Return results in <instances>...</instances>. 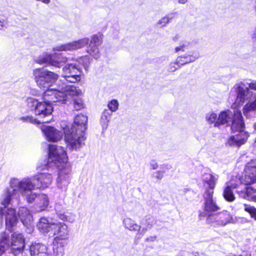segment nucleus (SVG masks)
Returning a JSON list of instances; mask_svg holds the SVG:
<instances>
[{"label": "nucleus", "instance_id": "22", "mask_svg": "<svg viewBox=\"0 0 256 256\" xmlns=\"http://www.w3.org/2000/svg\"><path fill=\"white\" fill-rule=\"evenodd\" d=\"M198 58V56L194 54V52H190L188 54L178 56L176 58V62L178 65L182 66L194 62Z\"/></svg>", "mask_w": 256, "mask_h": 256}, {"label": "nucleus", "instance_id": "44", "mask_svg": "<svg viewBox=\"0 0 256 256\" xmlns=\"http://www.w3.org/2000/svg\"><path fill=\"white\" fill-rule=\"evenodd\" d=\"M59 218L60 219H61L62 220H67V217L64 214H60Z\"/></svg>", "mask_w": 256, "mask_h": 256}, {"label": "nucleus", "instance_id": "23", "mask_svg": "<svg viewBox=\"0 0 256 256\" xmlns=\"http://www.w3.org/2000/svg\"><path fill=\"white\" fill-rule=\"evenodd\" d=\"M37 198V202L36 206V210L40 212L44 210L49 204L48 196L44 194H39Z\"/></svg>", "mask_w": 256, "mask_h": 256}, {"label": "nucleus", "instance_id": "34", "mask_svg": "<svg viewBox=\"0 0 256 256\" xmlns=\"http://www.w3.org/2000/svg\"><path fill=\"white\" fill-rule=\"evenodd\" d=\"M78 64H82L86 70H87L90 63V59L88 56H84L80 58L78 60H76Z\"/></svg>", "mask_w": 256, "mask_h": 256}, {"label": "nucleus", "instance_id": "3", "mask_svg": "<svg viewBox=\"0 0 256 256\" xmlns=\"http://www.w3.org/2000/svg\"><path fill=\"white\" fill-rule=\"evenodd\" d=\"M38 230L50 236H56L53 241V250L56 254L62 255L66 240L70 236L68 226L64 222L50 221L48 218H41L37 224Z\"/></svg>", "mask_w": 256, "mask_h": 256}, {"label": "nucleus", "instance_id": "12", "mask_svg": "<svg viewBox=\"0 0 256 256\" xmlns=\"http://www.w3.org/2000/svg\"><path fill=\"white\" fill-rule=\"evenodd\" d=\"M208 221L214 226H224L229 223H234L236 220L228 212H223L218 214L210 216Z\"/></svg>", "mask_w": 256, "mask_h": 256}, {"label": "nucleus", "instance_id": "25", "mask_svg": "<svg viewBox=\"0 0 256 256\" xmlns=\"http://www.w3.org/2000/svg\"><path fill=\"white\" fill-rule=\"evenodd\" d=\"M256 192V190L252 186L246 188L244 192H238L240 196L244 198L256 202V195H254Z\"/></svg>", "mask_w": 256, "mask_h": 256}, {"label": "nucleus", "instance_id": "4", "mask_svg": "<svg viewBox=\"0 0 256 256\" xmlns=\"http://www.w3.org/2000/svg\"><path fill=\"white\" fill-rule=\"evenodd\" d=\"M218 127L224 124L232 122L231 129L233 132L238 134L230 136L227 141L230 146H240L244 144L248 138V134L244 131V124L240 110H234L232 112L230 110L222 111L218 115Z\"/></svg>", "mask_w": 256, "mask_h": 256}, {"label": "nucleus", "instance_id": "38", "mask_svg": "<svg viewBox=\"0 0 256 256\" xmlns=\"http://www.w3.org/2000/svg\"><path fill=\"white\" fill-rule=\"evenodd\" d=\"M180 66L181 65H178L176 62H171L168 66V70L170 72H174L180 68Z\"/></svg>", "mask_w": 256, "mask_h": 256}, {"label": "nucleus", "instance_id": "19", "mask_svg": "<svg viewBox=\"0 0 256 256\" xmlns=\"http://www.w3.org/2000/svg\"><path fill=\"white\" fill-rule=\"evenodd\" d=\"M218 178V176L217 175L210 173H205L202 175V180L204 186L206 189L205 192L212 191V193H214V189Z\"/></svg>", "mask_w": 256, "mask_h": 256}, {"label": "nucleus", "instance_id": "53", "mask_svg": "<svg viewBox=\"0 0 256 256\" xmlns=\"http://www.w3.org/2000/svg\"><path fill=\"white\" fill-rule=\"evenodd\" d=\"M235 106V104H234L233 106H232V107H234Z\"/></svg>", "mask_w": 256, "mask_h": 256}, {"label": "nucleus", "instance_id": "33", "mask_svg": "<svg viewBox=\"0 0 256 256\" xmlns=\"http://www.w3.org/2000/svg\"><path fill=\"white\" fill-rule=\"evenodd\" d=\"M20 120L24 122H30L33 124H40V122L32 116H26L20 118Z\"/></svg>", "mask_w": 256, "mask_h": 256}, {"label": "nucleus", "instance_id": "41", "mask_svg": "<svg viewBox=\"0 0 256 256\" xmlns=\"http://www.w3.org/2000/svg\"><path fill=\"white\" fill-rule=\"evenodd\" d=\"M156 236H150L146 238L145 241L147 242H154V240H156Z\"/></svg>", "mask_w": 256, "mask_h": 256}, {"label": "nucleus", "instance_id": "24", "mask_svg": "<svg viewBox=\"0 0 256 256\" xmlns=\"http://www.w3.org/2000/svg\"><path fill=\"white\" fill-rule=\"evenodd\" d=\"M36 62L40 64L57 65L58 62H52V54H44L36 60Z\"/></svg>", "mask_w": 256, "mask_h": 256}, {"label": "nucleus", "instance_id": "36", "mask_svg": "<svg viewBox=\"0 0 256 256\" xmlns=\"http://www.w3.org/2000/svg\"><path fill=\"white\" fill-rule=\"evenodd\" d=\"M245 86H246L250 92L256 93V80H252L250 82H247L246 84L243 83Z\"/></svg>", "mask_w": 256, "mask_h": 256}, {"label": "nucleus", "instance_id": "15", "mask_svg": "<svg viewBox=\"0 0 256 256\" xmlns=\"http://www.w3.org/2000/svg\"><path fill=\"white\" fill-rule=\"evenodd\" d=\"M11 252L14 255L21 254L24 247V240L20 234L14 232L11 238Z\"/></svg>", "mask_w": 256, "mask_h": 256}, {"label": "nucleus", "instance_id": "54", "mask_svg": "<svg viewBox=\"0 0 256 256\" xmlns=\"http://www.w3.org/2000/svg\"><path fill=\"white\" fill-rule=\"evenodd\" d=\"M190 256H194V255L192 254V255H190Z\"/></svg>", "mask_w": 256, "mask_h": 256}, {"label": "nucleus", "instance_id": "20", "mask_svg": "<svg viewBox=\"0 0 256 256\" xmlns=\"http://www.w3.org/2000/svg\"><path fill=\"white\" fill-rule=\"evenodd\" d=\"M212 191L210 192H204V210L206 212H214L218 210V208L212 198Z\"/></svg>", "mask_w": 256, "mask_h": 256}, {"label": "nucleus", "instance_id": "2", "mask_svg": "<svg viewBox=\"0 0 256 256\" xmlns=\"http://www.w3.org/2000/svg\"><path fill=\"white\" fill-rule=\"evenodd\" d=\"M32 76L37 86L44 91L42 95L44 101L38 102L36 99L30 97L26 99L27 105L28 108L34 110L36 115L40 118L50 116L53 110L52 103L55 102L47 100L45 94L48 90H57L50 88L58 80V75L43 68H37L33 70Z\"/></svg>", "mask_w": 256, "mask_h": 256}, {"label": "nucleus", "instance_id": "39", "mask_svg": "<svg viewBox=\"0 0 256 256\" xmlns=\"http://www.w3.org/2000/svg\"><path fill=\"white\" fill-rule=\"evenodd\" d=\"M155 177L158 180H161L164 175V172L162 170H158L156 172Z\"/></svg>", "mask_w": 256, "mask_h": 256}, {"label": "nucleus", "instance_id": "51", "mask_svg": "<svg viewBox=\"0 0 256 256\" xmlns=\"http://www.w3.org/2000/svg\"><path fill=\"white\" fill-rule=\"evenodd\" d=\"M254 130H256V124L254 126Z\"/></svg>", "mask_w": 256, "mask_h": 256}, {"label": "nucleus", "instance_id": "35", "mask_svg": "<svg viewBox=\"0 0 256 256\" xmlns=\"http://www.w3.org/2000/svg\"><path fill=\"white\" fill-rule=\"evenodd\" d=\"M118 102L116 100H112L108 104V107L111 112H114L118 109Z\"/></svg>", "mask_w": 256, "mask_h": 256}, {"label": "nucleus", "instance_id": "9", "mask_svg": "<svg viewBox=\"0 0 256 256\" xmlns=\"http://www.w3.org/2000/svg\"><path fill=\"white\" fill-rule=\"evenodd\" d=\"M82 72L76 62L67 64L62 68V76L70 82H76L81 79Z\"/></svg>", "mask_w": 256, "mask_h": 256}, {"label": "nucleus", "instance_id": "21", "mask_svg": "<svg viewBox=\"0 0 256 256\" xmlns=\"http://www.w3.org/2000/svg\"><path fill=\"white\" fill-rule=\"evenodd\" d=\"M46 252V246L41 243H33L30 247V256H44Z\"/></svg>", "mask_w": 256, "mask_h": 256}, {"label": "nucleus", "instance_id": "32", "mask_svg": "<svg viewBox=\"0 0 256 256\" xmlns=\"http://www.w3.org/2000/svg\"><path fill=\"white\" fill-rule=\"evenodd\" d=\"M244 210L250 215L251 218L256 220V208L250 205L244 204Z\"/></svg>", "mask_w": 256, "mask_h": 256}, {"label": "nucleus", "instance_id": "1", "mask_svg": "<svg viewBox=\"0 0 256 256\" xmlns=\"http://www.w3.org/2000/svg\"><path fill=\"white\" fill-rule=\"evenodd\" d=\"M52 181V176L48 173L38 174L32 179L26 178L20 180L13 178L10 180V188L2 196L0 204L3 207L0 208V215L5 218L6 227L10 231L12 232V228L16 224L17 217L15 210L8 208V205L15 202L18 204L20 194L28 202H32L36 197V194L32 190L47 188Z\"/></svg>", "mask_w": 256, "mask_h": 256}, {"label": "nucleus", "instance_id": "16", "mask_svg": "<svg viewBox=\"0 0 256 256\" xmlns=\"http://www.w3.org/2000/svg\"><path fill=\"white\" fill-rule=\"evenodd\" d=\"M41 130L46 138L49 142H57L62 138V133L54 127L42 125L41 126Z\"/></svg>", "mask_w": 256, "mask_h": 256}, {"label": "nucleus", "instance_id": "30", "mask_svg": "<svg viewBox=\"0 0 256 256\" xmlns=\"http://www.w3.org/2000/svg\"><path fill=\"white\" fill-rule=\"evenodd\" d=\"M173 18V14H170L166 16H164L157 22V26L162 28L166 26L167 24L170 22V20L172 19Z\"/></svg>", "mask_w": 256, "mask_h": 256}, {"label": "nucleus", "instance_id": "6", "mask_svg": "<svg viewBox=\"0 0 256 256\" xmlns=\"http://www.w3.org/2000/svg\"><path fill=\"white\" fill-rule=\"evenodd\" d=\"M81 94V90L77 87L64 83L57 90H48L45 96L50 101L62 102L63 104L70 102L74 110H79L84 108L83 100L80 98Z\"/></svg>", "mask_w": 256, "mask_h": 256}, {"label": "nucleus", "instance_id": "26", "mask_svg": "<svg viewBox=\"0 0 256 256\" xmlns=\"http://www.w3.org/2000/svg\"><path fill=\"white\" fill-rule=\"evenodd\" d=\"M236 188V185H232L230 182L226 184V186L224 190L223 194L224 198L226 200L232 202L234 200L235 197L232 191V189Z\"/></svg>", "mask_w": 256, "mask_h": 256}, {"label": "nucleus", "instance_id": "43", "mask_svg": "<svg viewBox=\"0 0 256 256\" xmlns=\"http://www.w3.org/2000/svg\"><path fill=\"white\" fill-rule=\"evenodd\" d=\"M54 208H55L56 211L57 212H60L62 210V208H61L60 204H56Z\"/></svg>", "mask_w": 256, "mask_h": 256}, {"label": "nucleus", "instance_id": "29", "mask_svg": "<svg viewBox=\"0 0 256 256\" xmlns=\"http://www.w3.org/2000/svg\"><path fill=\"white\" fill-rule=\"evenodd\" d=\"M8 236L6 234H0V256L5 252L6 246H8Z\"/></svg>", "mask_w": 256, "mask_h": 256}, {"label": "nucleus", "instance_id": "28", "mask_svg": "<svg viewBox=\"0 0 256 256\" xmlns=\"http://www.w3.org/2000/svg\"><path fill=\"white\" fill-rule=\"evenodd\" d=\"M218 115L212 112H208L206 117V122L210 124H213L214 126L218 127Z\"/></svg>", "mask_w": 256, "mask_h": 256}, {"label": "nucleus", "instance_id": "5", "mask_svg": "<svg viewBox=\"0 0 256 256\" xmlns=\"http://www.w3.org/2000/svg\"><path fill=\"white\" fill-rule=\"evenodd\" d=\"M88 117L82 114L76 116L71 126L63 128L66 146L71 150H78L84 144V132L87 128Z\"/></svg>", "mask_w": 256, "mask_h": 256}, {"label": "nucleus", "instance_id": "27", "mask_svg": "<svg viewBox=\"0 0 256 256\" xmlns=\"http://www.w3.org/2000/svg\"><path fill=\"white\" fill-rule=\"evenodd\" d=\"M112 114V112L108 110H105L103 112L100 120V124L103 129H106L108 128Z\"/></svg>", "mask_w": 256, "mask_h": 256}, {"label": "nucleus", "instance_id": "42", "mask_svg": "<svg viewBox=\"0 0 256 256\" xmlns=\"http://www.w3.org/2000/svg\"><path fill=\"white\" fill-rule=\"evenodd\" d=\"M252 38L254 42L256 43V27L255 28L252 34Z\"/></svg>", "mask_w": 256, "mask_h": 256}, {"label": "nucleus", "instance_id": "45", "mask_svg": "<svg viewBox=\"0 0 256 256\" xmlns=\"http://www.w3.org/2000/svg\"><path fill=\"white\" fill-rule=\"evenodd\" d=\"M36 0L41 2L45 4H48L50 2V0Z\"/></svg>", "mask_w": 256, "mask_h": 256}, {"label": "nucleus", "instance_id": "50", "mask_svg": "<svg viewBox=\"0 0 256 256\" xmlns=\"http://www.w3.org/2000/svg\"><path fill=\"white\" fill-rule=\"evenodd\" d=\"M2 226V222L0 220V228Z\"/></svg>", "mask_w": 256, "mask_h": 256}, {"label": "nucleus", "instance_id": "18", "mask_svg": "<svg viewBox=\"0 0 256 256\" xmlns=\"http://www.w3.org/2000/svg\"><path fill=\"white\" fill-rule=\"evenodd\" d=\"M18 216L23 224L28 229V232L31 233L34 230L32 225V216L26 207L20 208L18 210Z\"/></svg>", "mask_w": 256, "mask_h": 256}, {"label": "nucleus", "instance_id": "17", "mask_svg": "<svg viewBox=\"0 0 256 256\" xmlns=\"http://www.w3.org/2000/svg\"><path fill=\"white\" fill-rule=\"evenodd\" d=\"M102 35L98 34L94 35L90 41L89 46L87 49V52L94 58H98L99 57L98 46L102 44Z\"/></svg>", "mask_w": 256, "mask_h": 256}, {"label": "nucleus", "instance_id": "49", "mask_svg": "<svg viewBox=\"0 0 256 256\" xmlns=\"http://www.w3.org/2000/svg\"><path fill=\"white\" fill-rule=\"evenodd\" d=\"M3 27V22L0 20V30Z\"/></svg>", "mask_w": 256, "mask_h": 256}, {"label": "nucleus", "instance_id": "14", "mask_svg": "<svg viewBox=\"0 0 256 256\" xmlns=\"http://www.w3.org/2000/svg\"><path fill=\"white\" fill-rule=\"evenodd\" d=\"M89 42L88 38H84L58 46L53 48L54 51L74 50L86 46Z\"/></svg>", "mask_w": 256, "mask_h": 256}, {"label": "nucleus", "instance_id": "37", "mask_svg": "<svg viewBox=\"0 0 256 256\" xmlns=\"http://www.w3.org/2000/svg\"><path fill=\"white\" fill-rule=\"evenodd\" d=\"M188 46V43L187 42H183L180 43V46L176 47L174 48V52H178L180 51L184 52Z\"/></svg>", "mask_w": 256, "mask_h": 256}, {"label": "nucleus", "instance_id": "48", "mask_svg": "<svg viewBox=\"0 0 256 256\" xmlns=\"http://www.w3.org/2000/svg\"><path fill=\"white\" fill-rule=\"evenodd\" d=\"M178 38H179L178 36H174V37L172 38V40H173L174 42H176V41L178 40Z\"/></svg>", "mask_w": 256, "mask_h": 256}, {"label": "nucleus", "instance_id": "8", "mask_svg": "<svg viewBox=\"0 0 256 256\" xmlns=\"http://www.w3.org/2000/svg\"><path fill=\"white\" fill-rule=\"evenodd\" d=\"M67 160L68 156L64 148L56 144L48 145V166H54L58 168L64 167L65 165H70L67 162Z\"/></svg>", "mask_w": 256, "mask_h": 256}, {"label": "nucleus", "instance_id": "40", "mask_svg": "<svg viewBox=\"0 0 256 256\" xmlns=\"http://www.w3.org/2000/svg\"><path fill=\"white\" fill-rule=\"evenodd\" d=\"M150 167L152 170H156L158 168V165L155 160H152L150 163Z\"/></svg>", "mask_w": 256, "mask_h": 256}, {"label": "nucleus", "instance_id": "31", "mask_svg": "<svg viewBox=\"0 0 256 256\" xmlns=\"http://www.w3.org/2000/svg\"><path fill=\"white\" fill-rule=\"evenodd\" d=\"M68 58L66 56H63L61 54L58 55L55 57L54 55L52 54V62H58L57 65H52V66L60 68L64 63L67 62Z\"/></svg>", "mask_w": 256, "mask_h": 256}, {"label": "nucleus", "instance_id": "52", "mask_svg": "<svg viewBox=\"0 0 256 256\" xmlns=\"http://www.w3.org/2000/svg\"><path fill=\"white\" fill-rule=\"evenodd\" d=\"M48 122V120L43 121V122Z\"/></svg>", "mask_w": 256, "mask_h": 256}, {"label": "nucleus", "instance_id": "11", "mask_svg": "<svg viewBox=\"0 0 256 256\" xmlns=\"http://www.w3.org/2000/svg\"><path fill=\"white\" fill-rule=\"evenodd\" d=\"M70 165H65L64 167L58 168V176L56 180L58 187L64 191H66L70 182Z\"/></svg>", "mask_w": 256, "mask_h": 256}, {"label": "nucleus", "instance_id": "7", "mask_svg": "<svg viewBox=\"0 0 256 256\" xmlns=\"http://www.w3.org/2000/svg\"><path fill=\"white\" fill-rule=\"evenodd\" d=\"M234 89L237 93L236 103L242 104L246 100H249L243 108L245 115L248 112L256 110V93L250 92L243 82L236 84Z\"/></svg>", "mask_w": 256, "mask_h": 256}, {"label": "nucleus", "instance_id": "10", "mask_svg": "<svg viewBox=\"0 0 256 256\" xmlns=\"http://www.w3.org/2000/svg\"><path fill=\"white\" fill-rule=\"evenodd\" d=\"M150 218L146 220V226L142 228L141 225L138 224L132 218L126 217L122 220L123 226L124 228L132 232H138V234L143 236L148 228L152 227L154 224L152 221H150Z\"/></svg>", "mask_w": 256, "mask_h": 256}, {"label": "nucleus", "instance_id": "13", "mask_svg": "<svg viewBox=\"0 0 256 256\" xmlns=\"http://www.w3.org/2000/svg\"><path fill=\"white\" fill-rule=\"evenodd\" d=\"M242 181L245 184L256 182V160H252L246 165Z\"/></svg>", "mask_w": 256, "mask_h": 256}, {"label": "nucleus", "instance_id": "46", "mask_svg": "<svg viewBox=\"0 0 256 256\" xmlns=\"http://www.w3.org/2000/svg\"><path fill=\"white\" fill-rule=\"evenodd\" d=\"M178 2L180 4H185L188 2V0H178Z\"/></svg>", "mask_w": 256, "mask_h": 256}, {"label": "nucleus", "instance_id": "47", "mask_svg": "<svg viewBox=\"0 0 256 256\" xmlns=\"http://www.w3.org/2000/svg\"><path fill=\"white\" fill-rule=\"evenodd\" d=\"M238 256H251V254L248 252H244L240 255Z\"/></svg>", "mask_w": 256, "mask_h": 256}]
</instances>
